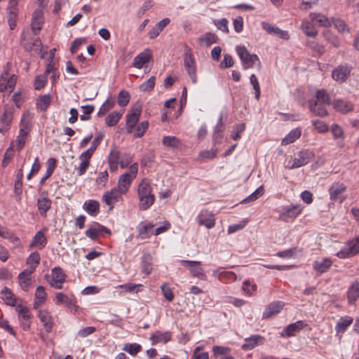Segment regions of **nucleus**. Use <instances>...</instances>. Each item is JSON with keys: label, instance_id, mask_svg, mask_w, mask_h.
I'll use <instances>...</instances> for the list:
<instances>
[{"label": "nucleus", "instance_id": "f257e3e1", "mask_svg": "<svg viewBox=\"0 0 359 359\" xmlns=\"http://www.w3.org/2000/svg\"><path fill=\"white\" fill-rule=\"evenodd\" d=\"M137 196L140 201L139 208L141 210H146L154 204L156 198L152 194V188L147 179H143L140 182Z\"/></svg>", "mask_w": 359, "mask_h": 359}, {"label": "nucleus", "instance_id": "f03ea898", "mask_svg": "<svg viewBox=\"0 0 359 359\" xmlns=\"http://www.w3.org/2000/svg\"><path fill=\"white\" fill-rule=\"evenodd\" d=\"M236 50L245 69L253 67L256 63L259 67H261V62L258 56L256 54H250L244 46H237Z\"/></svg>", "mask_w": 359, "mask_h": 359}, {"label": "nucleus", "instance_id": "7ed1b4c3", "mask_svg": "<svg viewBox=\"0 0 359 359\" xmlns=\"http://www.w3.org/2000/svg\"><path fill=\"white\" fill-rule=\"evenodd\" d=\"M184 68L194 83L197 82L196 76V65L194 57L192 54L191 49L187 45L184 46Z\"/></svg>", "mask_w": 359, "mask_h": 359}, {"label": "nucleus", "instance_id": "20e7f679", "mask_svg": "<svg viewBox=\"0 0 359 359\" xmlns=\"http://www.w3.org/2000/svg\"><path fill=\"white\" fill-rule=\"evenodd\" d=\"M138 170L137 163H133L130 167V171L121 175L116 188L124 194L128 191L131 182L135 178Z\"/></svg>", "mask_w": 359, "mask_h": 359}, {"label": "nucleus", "instance_id": "39448f33", "mask_svg": "<svg viewBox=\"0 0 359 359\" xmlns=\"http://www.w3.org/2000/svg\"><path fill=\"white\" fill-rule=\"evenodd\" d=\"M46 278L51 287L60 290L63 287L66 275L60 267H54L52 269V277L46 275Z\"/></svg>", "mask_w": 359, "mask_h": 359}, {"label": "nucleus", "instance_id": "423d86ee", "mask_svg": "<svg viewBox=\"0 0 359 359\" xmlns=\"http://www.w3.org/2000/svg\"><path fill=\"white\" fill-rule=\"evenodd\" d=\"M302 208L301 205H290L282 208L281 212L279 215V219L288 222L292 221L299 215L301 214Z\"/></svg>", "mask_w": 359, "mask_h": 359}, {"label": "nucleus", "instance_id": "0eeeda50", "mask_svg": "<svg viewBox=\"0 0 359 359\" xmlns=\"http://www.w3.org/2000/svg\"><path fill=\"white\" fill-rule=\"evenodd\" d=\"M142 113L140 106H135L131 108L130 111L126 116V131L131 134L133 133Z\"/></svg>", "mask_w": 359, "mask_h": 359}, {"label": "nucleus", "instance_id": "6e6552de", "mask_svg": "<svg viewBox=\"0 0 359 359\" xmlns=\"http://www.w3.org/2000/svg\"><path fill=\"white\" fill-rule=\"evenodd\" d=\"M359 253V236L355 240L349 241L346 246L337 253L340 259L353 257Z\"/></svg>", "mask_w": 359, "mask_h": 359}, {"label": "nucleus", "instance_id": "1a4fd4ad", "mask_svg": "<svg viewBox=\"0 0 359 359\" xmlns=\"http://www.w3.org/2000/svg\"><path fill=\"white\" fill-rule=\"evenodd\" d=\"M56 304H64L70 310L76 311L78 306L76 300L73 294H66L63 292H57L55 294Z\"/></svg>", "mask_w": 359, "mask_h": 359}, {"label": "nucleus", "instance_id": "9d476101", "mask_svg": "<svg viewBox=\"0 0 359 359\" xmlns=\"http://www.w3.org/2000/svg\"><path fill=\"white\" fill-rule=\"evenodd\" d=\"M182 264L189 269L192 276L197 277L200 279H205V274L203 269L200 267L201 262L181 260Z\"/></svg>", "mask_w": 359, "mask_h": 359}, {"label": "nucleus", "instance_id": "9b49d317", "mask_svg": "<svg viewBox=\"0 0 359 359\" xmlns=\"http://www.w3.org/2000/svg\"><path fill=\"white\" fill-rule=\"evenodd\" d=\"M16 76L14 74L10 75L8 72H4L0 76V91L13 90L16 83Z\"/></svg>", "mask_w": 359, "mask_h": 359}, {"label": "nucleus", "instance_id": "f8f14e48", "mask_svg": "<svg viewBox=\"0 0 359 359\" xmlns=\"http://www.w3.org/2000/svg\"><path fill=\"white\" fill-rule=\"evenodd\" d=\"M124 194L116 187L107 191L103 197V201L110 208V210L114 208V205L116 203L118 202L121 198V196Z\"/></svg>", "mask_w": 359, "mask_h": 359}, {"label": "nucleus", "instance_id": "ddd939ff", "mask_svg": "<svg viewBox=\"0 0 359 359\" xmlns=\"http://www.w3.org/2000/svg\"><path fill=\"white\" fill-rule=\"evenodd\" d=\"M351 69L348 65H339L332 71V76L337 81L344 82L348 78Z\"/></svg>", "mask_w": 359, "mask_h": 359}, {"label": "nucleus", "instance_id": "4468645a", "mask_svg": "<svg viewBox=\"0 0 359 359\" xmlns=\"http://www.w3.org/2000/svg\"><path fill=\"white\" fill-rule=\"evenodd\" d=\"M15 310L18 313L20 324L23 330H28L31 325L29 309L20 304L16 306Z\"/></svg>", "mask_w": 359, "mask_h": 359}, {"label": "nucleus", "instance_id": "2eb2a0df", "mask_svg": "<svg viewBox=\"0 0 359 359\" xmlns=\"http://www.w3.org/2000/svg\"><path fill=\"white\" fill-rule=\"evenodd\" d=\"M285 303L281 301H276L268 304L263 312L262 318L269 319L277 315L283 309Z\"/></svg>", "mask_w": 359, "mask_h": 359}, {"label": "nucleus", "instance_id": "dca6fc26", "mask_svg": "<svg viewBox=\"0 0 359 359\" xmlns=\"http://www.w3.org/2000/svg\"><path fill=\"white\" fill-rule=\"evenodd\" d=\"M22 128L20 129L19 135L17 137V149L20 151L25 146V140L29 133L28 122L25 121L24 114L21 118Z\"/></svg>", "mask_w": 359, "mask_h": 359}, {"label": "nucleus", "instance_id": "f3484780", "mask_svg": "<svg viewBox=\"0 0 359 359\" xmlns=\"http://www.w3.org/2000/svg\"><path fill=\"white\" fill-rule=\"evenodd\" d=\"M196 219L200 225L205 226L208 229H211L215 225L214 215L207 210H202Z\"/></svg>", "mask_w": 359, "mask_h": 359}, {"label": "nucleus", "instance_id": "a211bd4d", "mask_svg": "<svg viewBox=\"0 0 359 359\" xmlns=\"http://www.w3.org/2000/svg\"><path fill=\"white\" fill-rule=\"evenodd\" d=\"M332 260L329 257L316 260L313 263V269L318 274L327 272L332 265Z\"/></svg>", "mask_w": 359, "mask_h": 359}, {"label": "nucleus", "instance_id": "6ab92c4d", "mask_svg": "<svg viewBox=\"0 0 359 359\" xmlns=\"http://www.w3.org/2000/svg\"><path fill=\"white\" fill-rule=\"evenodd\" d=\"M346 187L341 182H335L332 184L329 189L330 198L332 201H337L338 200L342 202L344 198H341L340 195L344 192Z\"/></svg>", "mask_w": 359, "mask_h": 359}, {"label": "nucleus", "instance_id": "aec40b11", "mask_svg": "<svg viewBox=\"0 0 359 359\" xmlns=\"http://www.w3.org/2000/svg\"><path fill=\"white\" fill-rule=\"evenodd\" d=\"M94 226H95L90 227L85 231V235L87 237L90 238V239L94 240V241L97 240L98 238L99 233H100L102 232H104L109 235L111 234V231L109 229H107L106 226H104L97 222H95Z\"/></svg>", "mask_w": 359, "mask_h": 359}, {"label": "nucleus", "instance_id": "412c9836", "mask_svg": "<svg viewBox=\"0 0 359 359\" xmlns=\"http://www.w3.org/2000/svg\"><path fill=\"white\" fill-rule=\"evenodd\" d=\"M43 24V12L41 9H37L34 11L32 18V29L34 35H37L41 29L42 25Z\"/></svg>", "mask_w": 359, "mask_h": 359}, {"label": "nucleus", "instance_id": "4be33fe9", "mask_svg": "<svg viewBox=\"0 0 359 359\" xmlns=\"http://www.w3.org/2000/svg\"><path fill=\"white\" fill-rule=\"evenodd\" d=\"M262 28L269 34L276 36L283 39H288L289 34L287 32L280 29L279 27L273 26L268 22L262 23Z\"/></svg>", "mask_w": 359, "mask_h": 359}, {"label": "nucleus", "instance_id": "5701e85b", "mask_svg": "<svg viewBox=\"0 0 359 359\" xmlns=\"http://www.w3.org/2000/svg\"><path fill=\"white\" fill-rule=\"evenodd\" d=\"M308 104L310 111L315 116L319 117H325L327 116L328 112L325 107L326 104L320 102L318 103L311 100L308 101Z\"/></svg>", "mask_w": 359, "mask_h": 359}, {"label": "nucleus", "instance_id": "b1692460", "mask_svg": "<svg viewBox=\"0 0 359 359\" xmlns=\"http://www.w3.org/2000/svg\"><path fill=\"white\" fill-rule=\"evenodd\" d=\"M13 120V110L10 107H5L4 113L1 117L0 133H4L8 130Z\"/></svg>", "mask_w": 359, "mask_h": 359}, {"label": "nucleus", "instance_id": "393cba45", "mask_svg": "<svg viewBox=\"0 0 359 359\" xmlns=\"http://www.w3.org/2000/svg\"><path fill=\"white\" fill-rule=\"evenodd\" d=\"M306 326H307V324L305 323L303 320H298L294 323L288 325L286 327H285L281 333V336L287 337H291L294 334V332L300 331Z\"/></svg>", "mask_w": 359, "mask_h": 359}, {"label": "nucleus", "instance_id": "a878e982", "mask_svg": "<svg viewBox=\"0 0 359 359\" xmlns=\"http://www.w3.org/2000/svg\"><path fill=\"white\" fill-rule=\"evenodd\" d=\"M151 55L149 49L138 54L133 60V67L137 69H142L143 66L148 63L151 59Z\"/></svg>", "mask_w": 359, "mask_h": 359}, {"label": "nucleus", "instance_id": "bb28decb", "mask_svg": "<svg viewBox=\"0 0 359 359\" xmlns=\"http://www.w3.org/2000/svg\"><path fill=\"white\" fill-rule=\"evenodd\" d=\"M38 316L40 319V321L43 323L46 331L48 333H50L52 331L53 326V321L52 316L50 313L46 310H41L38 313Z\"/></svg>", "mask_w": 359, "mask_h": 359}, {"label": "nucleus", "instance_id": "cd10ccee", "mask_svg": "<svg viewBox=\"0 0 359 359\" xmlns=\"http://www.w3.org/2000/svg\"><path fill=\"white\" fill-rule=\"evenodd\" d=\"M264 338L261 335H252L245 339L242 348L245 351L251 350L259 344H263Z\"/></svg>", "mask_w": 359, "mask_h": 359}, {"label": "nucleus", "instance_id": "c85d7f7f", "mask_svg": "<svg viewBox=\"0 0 359 359\" xmlns=\"http://www.w3.org/2000/svg\"><path fill=\"white\" fill-rule=\"evenodd\" d=\"M310 100L318 103H323L326 105H331L333 104L328 92L323 88L317 90L315 93V99H311Z\"/></svg>", "mask_w": 359, "mask_h": 359}, {"label": "nucleus", "instance_id": "c756f323", "mask_svg": "<svg viewBox=\"0 0 359 359\" xmlns=\"http://www.w3.org/2000/svg\"><path fill=\"white\" fill-rule=\"evenodd\" d=\"M334 108L343 114H346L353 110V104L347 100H337L332 104Z\"/></svg>", "mask_w": 359, "mask_h": 359}, {"label": "nucleus", "instance_id": "7c9ffc66", "mask_svg": "<svg viewBox=\"0 0 359 359\" xmlns=\"http://www.w3.org/2000/svg\"><path fill=\"white\" fill-rule=\"evenodd\" d=\"M359 297V281H353L347 291V299L349 304H353Z\"/></svg>", "mask_w": 359, "mask_h": 359}, {"label": "nucleus", "instance_id": "2f4dec72", "mask_svg": "<svg viewBox=\"0 0 359 359\" xmlns=\"http://www.w3.org/2000/svg\"><path fill=\"white\" fill-rule=\"evenodd\" d=\"M154 226V225L153 223L150 222L148 224H144V222H141L137 227L138 238L141 239L149 238L153 233L151 230Z\"/></svg>", "mask_w": 359, "mask_h": 359}, {"label": "nucleus", "instance_id": "473e14b6", "mask_svg": "<svg viewBox=\"0 0 359 359\" xmlns=\"http://www.w3.org/2000/svg\"><path fill=\"white\" fill-rule=\"evenodd\" d=\"M47 243V239L43 231H39L33 237L30 244V248L38 247L40 250L43 248Z\"/></svg>", "mask_w": 359, "mask_h": 359}, {"label": "nucleus", "instance_id": "72a5a7b5", "mask_svg": "<svg viewBox=\"0 0 359 359\" xmlns=\"http://www.w3.org/2000/svg\"><path fill=\"white\" fill-rule=\"evenodd\" d=\"M171 339V334L169 332H161L156 331L151 337L150 340L152 344L158 343H167Z\"/></svg>", "mask_w": 359, "mask_h": 359}, {"label": "nucleus", "instance_id": "f704fd0d", "mask_svg": "<svg viewBox=\"0 0 359 359\" xmlns=\"http://www.w3.org/2000/svg\"><path fill=\"white\" fill-rule=\"evenodd\" d=\"M47 299V294L45 290V287L43 286H39L35 292V302L34 304V308L37 309L41 306Z\"/></svg>", "mask_w": 359, "mask_h": 359}, {"label": "nucleus", "instance_id": "c9c22d12", "mask_svg": "<svg viewBox=\"0 0 359 359\" xmlns=\"http://www.w3.org/2000/svg\"><path fill=\"white\" fill-rule=\"evenodd\" d=\"M32 273V271L25 269L23 271H22L18 276L20 287L24 291L27 292L29 290L31 281V274Z\"/></svg>", "mask_w": 359, "mask_h": 359}, {"label": "nucleus", "instance_id": "e433bc0d", "mask_svg": "<svg viewBox=\"0 0 359 359\" xmlns=\"http://www.w3.org/2000/svg\"><path fill=\"white\" fill-rule=\"evenodd\" d=\"M309 162V153L308 151H302L298 154V158H295L293 160V163L292 165L290 166V168L294 169L297 168L302 167L308 164Z\"/></svg>", "mask_w": 359, "mask_h": 359}, {"label": "nucleus", "instance_id": "4c0bfd02", "mask_svg": "<svg viewBox=\"0 0 359 359\" xmlns=\"http://www.w3.org/2000/svg\"><path fill=\"white\" fill-rule=\"evenodd\" d=\"M52 201L48 197L39 198L37 201V208L41 216L46 217L50 209Z\"/></svg>", "mask_w": 359, "mask_h": 359}, {"label": "nucleus", "instance_id": "58836bf2", "mask_svg": "<svg viewBox=\"0 0 359 359\" xmlns=\"http://www.w3.org/2000/svg\"><path fill=\"white\" fill-rule=\"evenodd\" d=\"M353 321V319L351 316L341 317L335 327L337 333H344L348 327L352 324Z\"/></svg>", "mask_w": 359, "mask_h": 359}, {"label": "nucleus", "instance_id": "ea45409f", "mask_svg": "<svg viewBox=\"0 0 359 359\" xmlns=\"http://www.w3.org/2000/svg\"><path fill=\"white\" fill-rule=\"evenodd\" d=\"M152 257L150 254H144L142 257V271L146 275H149L152 271Z\"/></svg>", "mask_w": 359, "mask_h": 359}, {"label": "nucleus", "instance_id": "a19ab883", "mask_svg": "<svg viewBox=\"0 0 359 359\" xmlns=\"http://www.w3.org/2000/svg\"><path fill=\"white\" fill-rule=\"evenodd\" d=\"M83 209L90 215L95 216L100 211V203L97 201L89 200L84 203Z\"/></svg>", "mask_w": 359, "mask_h": 359}, {"label": "nucleus", "instance_id": "79ce46f5", "mask_svg": "<svg viewBox=\"0 0 359 359\" xmlns=\"http://www.w3.org/2000/svg\"><path fill=\"white\" fill-rule=\"evenodd\" d=\"M217 36L211 32H207L204 34H202L198 39V41L201 45H205L206 46H210L212 43H217Z\"/></svg>", "mask_w": 359, "mask_h": 359}, {"label": "nucleus", "instance_id": "37998d69", "mask_svg": "<svg viewBox=\"0 0 359 359\" xmlns=\"http://www.w3.org/2000/svg\"><path fill=\"white\" fill-rule=\"evenodd\" d=\"M302 132L299 128H294L292 130L283 140L281 142L282 145H287L294 142L296 140L299 138Z\"/></svg>", "mask_w": 359, "mask_h": 359}, {"label": "nucleus", "instance_id": "c03bdc74", "mask_svg": "<svg viewBox=\"0 0 359 359\" xmlns=\"http://www.w3.org/2000/svg\"><path fill=\"white\" fill-rule=\"evenodd\" d=\"M162 144L165 147L175 149L180 146L181 141L175 136H165L162 139Z\"/></svg>", "mask_w": 359, "mask_h": 359}, {"label": "nucleus", "instance_id": "a18cd8bd", "mask_svg": "<svg viewBox=\"0 0 359 359\" xmlns=\"http://www.w3.org/2000/svg\"><path fill=\"white\" fill-rule=\"evenodd\" d=\"M40 255L37 252H34L29 255L27 259V264L29 266L30 270L34 272L40 262Z\"/></svg>", "mask_w": 359, "mask_h": 359}, {"label": "nucleus", "instance_id": "49530a36", "mask_svg": "<svg viewBox=\"0 0 359 359\" xmlns=\"http://www.w3.org/2000/svg\"><path fill=\"white\" fill-rule=\"evenodd\" d=\"M50 102L51 99L50 95H41L36 100L37 108L41 111H45L49 107Z\"/></svg>", "mask_w": 359, "mask_h": 359}, {"label": "nucleus", "instance_id": "de8ad7c7", "mask_svg": "<svg viewBox=\"0 0 359 359\" xmlns=\"http://www.w3.org/2000/svg\"><path fill=\"white\" fill-rule=\"evenodd\" d=\"M123 113L121 111H114L109 114L105 118V123L109 126H114L120 120Z\"/></svg>", "mask_w": 359, "mask_h": 359}, {"label": "nucleus", "instance_id": "09e8293b", "mask_svg": "<svg viewBox=\"0 0 359 359\" xmlns=\"http://www.w3.org/2000/svg\"><path fill=\"white\" fill-rule=\"evenodd\" d=\"M1 294H3V299L6 302V303L8 305L11 306H15L16 304V299L14 297L13 293L12 291L8 289V287H5L1 292Z\"/></svg>", "mask_w": 359, "mask_h": 359}, {"label": "nucleus", "instance_id": "8fccbe9b", "mask_svg": "<svg viewBox=\"0 0 359 359\" xmlns=\"http://www.w3.org/2000/svg\"><path fill=\"white\" fill-rule=\"evenodd\" d=\"M264 193V189L263 186H260L258 187L252 194L248 196L247 198L242 201L243 203H248L250 202H253L258 199L259 197L263 196Z\"/></svg>", "mask_w": 359, "mask_h": 359}, {"label": "nucleus", "instance_id": "3c124183", "mask_svg": "<svg viewBox=\"0 0 359 359\" xmlns=\"http://www.w3.org/2000/svg\"><path fill=\"white\" fill-rule=\"evenodd\" d=\"M264 193V189L263 186H260L258 187L252 194L248 196L247 198L242 201L243 203H248L250 202H253L258 199L259 197L263 196Z\"/></svg>", "mask_w": 359, "mask_h": 359}, {"label": "nucleus", "instance_id": "603ef678", "mask_svg": "<svg viewBox=\"0 0 359 359\" xmlns=\"http://www.w3.org/2000/svg\"><path fill=\"white\" fill-rule=\"evenodd\" d=\"M310 17L313 25H318L319 26L326 27L329 25L328 19L322 15L311 13Z\"/></svg>", "mask_w": 359, "mask_h": 359}, {"label": "nucleus", "instance_id": "864d4df0", "mask_svg": "<svg viewBox=\"0 0 359 359\" xmlns=\"http://www.w3.org/2000/svg\"><path fill=\"white\" fill-rule=\"evenodd\" d=\"M302 29L304 32L309 36H315L318 33V31L315 28L313 22H303L302 24Z\"/></svg>", "mask_w": 359, "mask_h": 359}, {"label": "nucleus", "instance_id": "5fc2aeb1", "mask_svg": "<svg viewBox=\"0 0 359 359\" xmlns=\"http://www.w3.org/2000/svg\"><path fill=\"white\" fill-rule=\"evenodd\" d=\"M149 122L147 121H144L141 122L139 125H136L135 129L133 130V136L135 137H142L145 131L148 129Z\"/></svg>", "mask_w": 359, "mask_h": 359}, {"label": "nucleus", "instance_id": "6e6d98bb", "mask_svg": "<svg viewBox=\"0 0 359 359\" xmlns=\"http://www.w3.org/2000/svg\"><path fill=\"white\" fill-rule=\"evenodd\" d=\"M0 236L11 240L13 243H18L20 239L18 237L15 236L14 234L10 231L7 228L0 225Z\"/></svg>", "mask_w": 359, "mask_h": 359}, {"label": "nucleus", "instance_id": "4d7b16f0", "mask_svg": "<svg viewBox=\"0 0 359 359\" xmlns=\"http://www.w3.org/2000/svg\"><path fill=\"white\" fill-rule=\"evenodd\" d=\"M155 76H151L148 80L140 86V90L142 92H151L155 86Z\"/></svg>", "mask_w": 359, "mask_h": 359}, {"label": "nucleus", "instance_id": "13d9d810", "mask_svg": "<svg viewBox=\"0 0 359 359\" xmlns=\"http://www.w3.org/2000/svg\"><path fill=\"white\" fill-rule=\"evenodd\" d=\"M142 349V346L139 344H126L123 350L128 352L131 355H137Z\"/></svg>", "mask_w": 359, "mask_h": 359}, {"label": "nucleus", "instance_id": "bf43d9fd", "mask_svg": "<svg viewBox=\"0 0 359 359\" xmlns=\"http://www.w3.org/2000/svg\"><path fill=\"white\" fill-rule=\"evenodd\" d=\"M80 163L78 166H75L74 171L78 176L84 175L90 165V163L83 158H79Z\"/></svg>", "mask_w": 359, "mask_h": 359}, {"label": "nucleus", "instance_id": "052dcab7", "mask_svg": "<svg viewBox=\"0 0 359 359\" xmlns=\"http://www.w3.org/2000/svg\"><path fill=\"white\" fill-rule=\"evenodd\" d=\"M130 101L129 93L126 90H121L118 95L117 102L119 106L126 107Z\"/></svg>", "mask_w": 359, "mask_h": 359}, {"label": "nucleus", "instance_id": "680f3d73", "mask_svg": "<svg viewBox=\"0 0 359 359\" xmlns=\"http://www.w3.org/2000/svg\"><path fill=\"white\" fill-rule=\"evenodd\" d=\"M250 82L251 85L252 86L253 89L255 90V98L257 100H259V97H260L261 90H260V86H259L258 79L255 74H252L250 76Z\"/></svg>", "mask_w": 359, "mask_h": 359}, {"label": "nucleus", "instance_id": "e2e57ef3", "mask_svg": "<svg viewBox=\"0 0 359 359\" xmlns=\"http://www.w3.org/2000/svg\"><path fill=\"white\" fill-rule=\"evenodd\" d=\"M47 83V76L46 74H40L37 76L34 81V88L36 90H41Z\"/></svg>", "mask_w": 359, "mask_h": 359}, {"label": "nucleus", "instance_id": "0e129e2a", "mask_svg": "<svg viewBox=\"0 0 359 359\" xmlns=\"http://www.w3.org/2000/svg\"><path fill=\"white\" fill-rule=\"evenodd\" d=\"M161 289L164 297L169 302H172L174 299V294L171 288L168 285L167 283H163L161 286Z\"/></svg>", "mask_w": 359, "mask_h": 359}, {"label": "nucleus", "instance_id": "69168bd1", "mask_svg": "<svg viewBox=\"0 0 359 359\" xmlns=\"http://www.w3.org/2000/svg\"><path fill=\"white\" fill-rule=\"evenodd\" d=\"M83 114L81 115L80 118L81 121H88L90 118V114L94 111L93 105H84L81 107Z\"/></svg>", "mask_w": 359, "mask_h": 359}, {"label": "nucleus", "instance_id": "338daca9", "mask_svg": "<svg viewBox=\"0 0 359 359\" xmlns=\"http://www.w3.org/2000/svg\"><path fill=\"white\" fill-rule=\"evenodd\" d=\"M114 102L112 101L106 100L101 106L97 116L101 117L103 116L107 112L114 107Z\"/></svg>", "mask_w": 359, "mask_h": 359}, {"label": "nucleus", "instance_id": "774afa93", "mask_svg": "<svg viewBox=\"0 0 359 359\" xmlns=\"http://www.w3.org/2000/svg\"><path fill=\"white\" fill-rule=\"evenodd\" d=\"M18 13H13L12 11L7 12V20L9 27L11 30L14 29L16 27V20L18 18Z\"/></svg>", "mask_w": 359, "mask_h": 359}]
</instances>
